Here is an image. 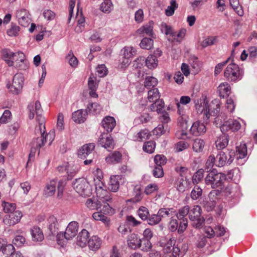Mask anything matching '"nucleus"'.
<instances>
[{"label":"nucleus","mask_w":257,"mask_h":257,"mask_svg":"<svg viewBox=\"0 0 257 257\" xmlns=\"http://www.w3.org/2000/svg\"><path fill=\"white\" fill-rule=\"evenodd\" d=\"M50 133H46L45 125L43 122H39V126H37L35 129V137L31 143V150L29 154V160L31 157L35 156L36 152L39 154L40 148L45 144L47 138L51 136Z\"/></svg>","instance_id":"1"},{"label":"nucleus","mask_w":257,"mask_h":257,"mask_svg":"<svg viewBox=\"0 0 257 257\" xmlns=\"http://www.w3.org/2000/svg\"><path fill=\"white\" fill-rule=\"evenodd\" d=\"M1 54L3 59L9 66H14L21 69L22 64L25 63V55L23 52L14 53L9 49H4L2 50Z\"/></svg>","instance_id":"2"},{"label":"nucleus","mask_w":257,"mask_h":257,"mask_svg":"<svg viewBox=\"0 0 257 257\" xmlns=\"http://www.w3.org/2000/svg\"><path fill=\"white\" fill-rule=\"evenodd\" d=\"M221 103L218 99H214L211 102V104L208 105V101L205 99H200V103L196 104L195 107L198 112L203 113L207 119L211 115H217L220 108Z\"/></svg>","instance_id":"3"},{"label":"nucleus","mask_w":257,"mask_h":257,"mask_svg":"<svg viewBox=\"0 0 257 257\" xmlns=\"http://www.w3.org/2000/svg\"><path fill=\"white\" fill-rule=\"evenodd\" d=\"M231 153V152H230V157L228 159L225 153L222 151L220 152L216 156L213 154L210 155L206 161V165L208 168H212L214 165L222 167L226 163L230 164L233 160Z\"/></svg>","instance_id":"4"},{"label":"nucleus","mask_w":257,"mask_h":257,"mask_svg":"<svg viewBox=\"0 0 257 257\" xmlns=\"http://www.w3.org/2000/svg\"><path fill=\"white\" fill-rule=\"evenodd\" d=\"M225 179L226 176L224 174L218 173L213 169L207 174L205 182L207 185L211 186V188H217L222 186Z\"/></svg>","instance_id":"5"},{"label":"nucleus","mask_w":257,"mask_h":257,"mask_svg":"<svg viewBox=\"0 0 257 257\" xmlns=\"http://www.w3.org/2000/svg\"><path fill=\"white\" fill-rule=\"evenodd\" d=\"M243 75L239 66L233 63L228 64L224 72V77L229 82H236L239 81L242 79Z\"/></svg>","instance_id":"6"},{"label":"nucleus","mask_w":257,"mask_h":257,"mask_svg":"<svg viewBox=\"0 0 257 257\" xmlns=\"http://www.w3.org/2000/svg\"><path fill=\"white\" fill-rule=\"evenodd\" d=\"M73 188L82 196H88L91 194V189L88 182L84 178L76 180L73 184Z\"/></svg>","instance_id":"7"},{"label":"nucleus","mask_w":257,"mask_h":257,"mask_svg":"<svg viewBox=\"0 0 257 257\" xmlns=\"http://www.w3.org/2000/svg\"><path fill=\"white\" fill-rule=\"evenodd\" d=\"M78 223L76 221H72L69 223L65 231L63 233L58 234L57 235L58 242L60 244V238L64 236L66 240H70L75 237L78 230Z\"/></svg>","instance_id":"8"},{"label":"nucleus","mask_w":257,"mask_h":257,"mask_svg":"<svg viewBox=\"0 0 257 257\" xmlns=\"http://www.w3.org/2000/svg\"><path fill=\"white\" fill-rule=\"evenodd\" d=\"M108 204L104 205L102 209H98L97 211L92 214V218L96 221H100L107 226L110 224V219L106 215L108 213V209H110Z\"/></svg>","instance_id":"9"},{"label":"nucleus","mask_w":257,"mask_h":257,"mask_svg":"<svg viewBox=\"0 0 257 257\" xmlns=\"http://www.w3.org/2000/svg\"><path fill=\"white\" fill-rule=\"evenodd\" d=\"M23 216L21 211L17 210L11 212L9 214L6 215L3 218V222L9 226H14L19 223Z\"/></svg>","instance_id":"10"},{"label":"nucleus","mask_w":257,"mask_h":257,"mask_svg":"<svg viewBox=\"0 0 257 257\" xmlns=\"http://www.w3.org/2000/svg\"><path fill=\"white\" fill-rule=\"evenodd\" d=\"M241 127V124L238 119H229L225 121L221 126L220 129L222 133H226L229 131L232 132L238 131Z\"/></svg>","instance_id":"11"},{"label":"nucleus","mask_w":257,"mask_h":257,"mask_svg":"<svg viewBox=\"0 0 257 257\" xmlns=\"http://www.w3.org/2000/svg\"><path fill=\"white\" fill-rule=\"evenodd\" d=\"M28 109L30 111V114L29 115L30 119L34 118L35 114H36L37 120L40 121L43 111L40 102L37 101L35 102V104L31 103L28 106Z\"/></svg>","instance_id":"12"},{"label":"nucleus","mask_w":257,"mask_h":257,"mask_svg":"<svg viewBox=\"0 0 257 257\" xmlns=\"http://www.w3.org/2000/svg\"><path fill=\"white\" fill-rule=\"evenodd\" d=\"M29 15L28 11L26 9H22L17 11L16 17L19 24L25 27L28 26L31 22Z\"/></svg>","instance_id":"13"},{"label":"nucleus","mask_w":257,"mask_h":257,"mask_svg":"<svg viewBox=\"0 0 257 257\" xmlns=\"http://www.w3.org/2000/svg\"><path fill=\"white\" fill-rule=\"evenodd\" d=\"M98 142L100 145L108 151L113 149L115 145L111 136L107 133L102 134L99 139Z\"/></svg>","instance_id":"14"},{"label":"nucleus","mask_w":257,"mask_h":257,"mask_svg":"<svg viewBox=\"0 0 257 257\" xmlns=\"http://www.w3.org/2000/svg\"><path fill=\"white\" fill-rule=\"evenodd\" d=\"M206 131L205 124L200 121L194 122L190 129V133L195 136H199L204 134Z\"/></svg>","instance_id":"15"},{"label":"nucleus","mask_w":257,"mask_h":257,"mask_svg":"<svg viewBox=\"0 0 257 257\" xmlns=\"http://www.w3.org/2000/svg\"><path fill=\"white\" fill-rule=\"evenodd\" d=\"M122 155L121 152L115 151L109 153L105 158V161L108 164L114 165L121 163Z\"/></svg>","instance_id":"16"},{"label":"nucleus","mask_w":257,"mask_h":257,"mask_svg":"<svg viewBox=\"0 0 257 257\" xmlns=\"http://www.w3.org/2000/svg\"><path fill=\"white\" fill-rule=\"evenodd\" d=\"M127 243L128 247L135 249L141 247L142 240L137 234L132 233L128 236Z\"/></svg>","instance_id":"17"},{"label":"nucleus","mask_w":257,"mask_h":257,"mask_svg":"<svg viewBox=\"0 0 257 257\" xmlns=\"http://www.w3.org/2000/svg\"><path fill=\"white\" fill-rule=\"evenodd\" d=\"M95 145L93 143L87 144L83 145L78 152V155L81 159L85 158L94 150Z\"/></svg>","instance_id":"18"},{"label":"nucleus","mask_w":257,"mask_h":257,"mask_svg":"<svg viewBox=\"0 0 257 257\" xmlns=\"http://www.w3.org/2000/svg\"><path fill=\"white\" fill-rule=\"evenodd\" d=\"M103 127L108 133L111 132L116 125V121L114 117L110 116L105 117L102 122Z\"/></svg>","instance_id":"19"},{"label":"nucleus","mask_w":257,"mask_h":257,"mask_svg":"<svg viewBox=\"0 0 257 257\" xmlns=\"http://www.w3.org/2000/svg\"><path fill=\"white\" fill-rule=\"evenodd\" d=\"M89 234L87 230L82 229L77 237V244L81 247L85 246L88 243Z\"/></svg>","instance_id":"20"},{"label":"nucleus","mask_w":257,"mask_h":257,"mask_svg":"<svg viewBox=\"0 0 257 257\" xmlns=\"http://www.w3.org/2000/svg\"><path fill=\"white\" fill-rule=\"evenodd\" d=\"M95 182L96 193L99 198H104L105 196L108 193L105 187L101 180Z\"/></svg>","instance_id":"21"},{"label":"nucleus","mask_w":257,"mask_h":257,"mask_svg":"<svg viewBox=\"0 0 257 257\" xmlns=\"http://www.w3.org/2000/svg\"><path fill=\"white\" fill-rule=\"evenodd\" d=\"M232 154H234V156L237 160L244 158L247 155V147L246 144L241 143L239 146H236L235 154L234 152H232Z\"/></svg>","instance_id":"22"},{"label":"nucleus","mask_w":257,"mask_h":257,"mask_svg":"<svg viewBox=\"0 0 257 257\" xmlns=\"http://www.w3.org/2000/svg\"><path fill=\"white\" fill-rule=\"evenodd\" d=\"M63 169H64L65 171H67V173L69 176L72 177L78 172L80 170V168L77 165H70L68 164V163H67V165L65 166H59L58 167L59 171H61Z\"/></svg>","instance_id":"23"},{"label":"nucleus","mask_w":257,"mask_h":257,"mask_svg":"<svg viewBox=\"0 0 257 257\" xmlns=\"http://www.w3.org/2000/svg\"><path fill=\"white\" fill-rule=\"evenodd\" d=\"M101 240L97 236H92L88 241L89 248L93 251L98 250L101 246Z\"/></svg>","instance_id":"24"},{"label":"nucleus","mask_w":257,"mask_h":257,"mask_svg":"<svg viewBox=\"0 0 257 257\" xmlns=\"http://www.w3.org/2000/svg\"><path fill=\"white\" fill-rule=\"evenodd\" d=\"M223 187H220L221 193L225 196L231 195L236 188V185L233 183H228L225 184L224 183L222 185Z\"/></svg>","instance_id":"25"},{"label":"nucleus","mask_w":257,"mask_h":257,"mask_svg":"<svg viewBox=\"0 0 257 257\" xmlns=\"http://www.w3.org/2000/svg\"><path fill=\"white\" fill-rule=\"evenodd\" d=\"M228 136L222 134L217 138L215 144L217 149L221 150L225 148L228 145Z\"/></svg>","instance_id":"26"},{"label":"nucleus","mask_w":257,"mask_h":257,"mask_svg":"<svg viewBox=\"0 0 257 257\" xmlns=\"http://www.w3.org/2000/svg\"><path fill=\"white\" fill-rule=\"evenodd\" d=\"M86 111L80 109L75 111L72 114V119L77 123H82L86 120Z\"/></svg>","instance_id":"27"},{"label":"nucleus","mask_w":257,"mask_h":257,"mask_svg":"<svg viewBox=\"0 0 257 257\" xmlns=\"http://www.w3.org/2000/svg\"><path fill=\"white\" fill-rule=\"evenodd\" d=\"M57 182L55 180H52L48 183L44 189V194L46 196H52L54 195L56 191Z\"/></svg>","instance_id":"28"},{"label":"nucleus","mask_w":257,"mask_h":257,"mask_svg":"<svg viewBox=\"0 0 257 257\" xmlns=\"http://www.w3.org/2000/svg\"><path fill=\"white\" fill-rule=\"evenodd\" d=\"M31 233L33 241H41L43 240V233L40 227L38 226L33 227L31 229Z\"/></svg>","instance_id":"29"},{"label":"nucleus","mask_w":257,"mask_h":257,"mask_svg":"<svg viewBox=\"0 0 257 257\" xmlns=\"http://www.w3.org/2000/svg\"><path fill=\"white\" fill-rule=\"evenodd\" d=\"M217 90L220 97L228 96L230 93L231 87L227 82L221 83L218 87Z\"/></svg>","instance_id":"30"},{"label":"nucleus","mask_w":257,"mask_h":257,"mask_svg":"<svg viewBox=\"0 0 257 257\" xmlns=\"http://www.w3.org/2000/svg\"><path fill=\"white\" fill-rule=\"evenodd\" d=\"M201 208L199 205H195L189 210V217L192 220H200Z\"/></svg>","instance_id":"31"},{"label":"nucleus","mask_w":257,"mask_h":257,"mask_svg":"<svg viewBox=\"0 0 257 257\" xmlns=\"http://www.w3.org/2000/svg\"><path fill=\"white\" fill-rule=\"evenodd\" d=\"M48 228L52 234L56 233L58 230L59 224L57 219L54 215L49 216L48 218Z\"/></svg>","instance_id":"32"},{"label":"nucleus","mask_w":257,"mask_h":257,"mask_svg":"<svg viewBox=\"0 0 257 257\" xmlns=\"http://www.w3.org/2000/svg\"><path fill=\"white\" fill-rule=\"evenodd\" d=\"M178 108V112L179 116L178 118V122L180 126L185 128H187V116L185 114L183 110H181V106L179 103H177Z\"/></svg>","instance_id":"33"},{"label":"nucleus","mask_w":257,"mask_h":257,"mask_svg":"<svg viewBox=\"0 0 257 257\" xmlns=\"http://www.w3.org/2000/svg\"><path fill=\"white\" fill-rule=\"evenodd\" d=\"M24 78L21 74H16L13 80L12 87H14L17 91L22 88Z\"/></svg>","instance_id":"34"},{"label":"nucleus","mask_w":257,"mask_h":257,"mask_svg":"<svg viewBox=\"0 0 257 257\" xmlns=\"http://www.w3.org/2000/svg\"><path fill=\"white\" fill-rule=\"evenodd\" d=\"M146 65L150 69H154L158 66V60L154 55H150L146 58Z\"/></svg>","instance_id":"35"},{"label":"nucleus","mask_w":257,"mask_h":257,"mask_svg":"<svg viewBox=\"0 0 257 257\" xmlns=\"http://www.w3.org/2000/svg\"><path fill=\"white\" fill-rule=\"evenodd\" d=\"M120 179V176L118 175H113L110 177L109 189L111 191L115 192L118 190L119 187L118 180Z\"/></svg>","instance_id":"36"},{"label":"nucleus","mask_w":257,"mask_h":257,"mask_svg":"<svg viewBox=\"0 0 257 257\" xmlns=\"http://www.w3.org/2000/svg\"><path fill=\"white\" fill-rule=\"evenodd\" d=\"M151 132L148 129L141 130L136 136V141L142 142L149 139L151 136Z\"/></svg>","instance_id":"37"},{"label":"nucleus","mask_w":257,"mask_h":257,"mask_svg":"<svg viewBox=\"0 0 257 257\" xmlns=\"http://www.w3.org/2000/svg\"><path fill=\"white\" fill-rule=\"evenodd\" d=\"M148 99L150 102H154L161 100L160 95L157 88H153L150 90L148 93Z\"/></svg>","instance_id":"38"},{"label":"nucleus","mask_w":257,"mask_h":257,"mask_svg":"<svg viewBox=\"0 0 257 257\" xmlns=\"http://www.w3.org/2000/svg\"><path fill=\"white\" fill-rule=\"evenodd\" d=\"M153 102L150 107V110L152 111H157L158 113L160 112L164 107V101L161 99Z\"/></svg>","instance_id":"39"},{"label":"nucleus","mask_w":257,"mask_h":257,"mask_svg":"<svg viewBox=\"0 0 257 257\" xmlns=\"http://www.w3.org/2000/svg\"><path fill=\"white\" fill-rule=\"evenodd\" d=\"M21 28L17 25L12 23L11 27L8 29L7 33L10 37H17L19 36Z\"/></svg>","instance_id":"40"},{"label":"nucleus","mask_w":257,"mask_h":257,"mask_svg":"<svg viewBox=\"0 0 257 257\" xmlns=\"http://www.w3.org/2000/svg\"><path fill=\"white\" fill-rule=\"evenodd\" d=\"M153 45L154 41L152 39L149 38H144L141 41L140 46L142 49L150 50L153 48Z\"/></svg>","instance_id":"41"},{"label":"nucleus","mask_w":257,"mask_h":257,"mask_svg":"<svg viewBox=\"0 0 257 257\" xmlns=\"http://www.w3.org/2000/svg\"><path fill=\"white\" fill-rule=\"evenodd\" d=\"M205 145V143L203 140L196 139L194 140L193 144V149L196 152H201Z\"/></svg>","instance_id":"42"},{"label":"nucleus","mask_w":257,"mask_h":257,"mask_svg":"<svg viewBox=\"0 0 257 257\" xmlns=\"http://www.w3.org/2000/svg\"><path fill=\"white\" fill-rule=\"evenodd\" d=\"M87 109L89 113L95 115L100 113L102 110V107L99 104L94 102L92 103L90 106H88Z\"/></svg>","instance_id":"43"},{"label":"nucleus","mask_w":257,"mask_h":257,"mask_svg":"<svg viewBox=\"0 0 257 257\" xmlns=\"http://www.w3.org/2000/svg\"><path fill=\"white\" fill-rule=\"evenodd\" d=\"M156 148V143L153 141L146 142L143 147V150L148 153H153Z\"/></svg>","instance_id":"44"},{"label":"nucleus","mask_w":257,"mask_h":257,"mask_svg":"<svg viewBox=\"0 0 257 257\" xmlns=\"http://www.w3.org/2000/svg\"><path fill=\"white\" fill-rule=\"evenodd\" d=\"M230 4L236 13L240 16L243 14V11L239 5V0H229Z\"/></svg>","instance_id":"45"},{"label":"nucleus","mask_w":257,"mask_h":257,"mask_svg":"<svg viewBox=\"0 0 257 257\" xmlns=\"http://www.w3.org/2000/svg\"><path fill=\"white\" fill-rule=\"evenodd\" d=\"M158 84L157 79L152 76L147 77L145 79L144 85L145 87L148 89H149L151 87H154Z\"/></svg>","instance_id":"46"},{"label":"nucleus","mask_w":257,"mask_h":257,"mask_svg":"<svg viewBox=\"0 0 257 257\" xmlns=\"http://www.w3.org/2000/svg\"><path fill=\"white\" fill-rule=\"evenodd\" d=\"M178 4L175 0L170 2V6H168L165 10V14L167 16H171L174 14L175 10L178 8Z\"/></svg>","instance_id":"47"},{"label":"nucleus","mask_w":257,"mask_h":257,"mask_svg":"<svg viewBox=\"0 0 257 257\" xmlns=\"http://www.w3.org/2000/svg\"><path fill=\"white\" fill-rule=\"evenodd\" d=\"M15 248L13 245L12 244H7V242L5 243L2 249L3 253L7 256H11L15 252Z\"/></svg>","instance_id":"48"},{"label":"nucleus","mask_w":257,"mask_h":257,"mask_svg":"<svg viewBox=\"0 0 257 257\" xmlns=\"http://www.w3.org/2000/svg\"><path fill=\"white\" fill-rule=\"evenodd\" d=\"M2 206L3 207L4 212L6 213H11L15 211L16 208V204L5 201L3 202Z\"/></svg>","instance_id":"49"},{"label":"nucleus","mask_w":257,"mask_h":257,"mask_svg":"<svg viewBox=\"0 0 257 257\" xmlns=\"http://www.w3.org/2000/svg\"><path fill=\"white\" fill-rule=\"evenodd\" d=\"M137 33L139 35L146 33L149 36H152L153 34V27L148 25L143 26L137 30Z\"/></svg>","instance_id":"50"},{"label":"nucleus","mask_w":257,"mask_h":257,"mask_svg":"<svg viewBox=\"0 0 257 257\" xmlns=\"http://www.w3.org/2000/svg\"><path fill=\"white\" fill-rule=\"evenodd\" d=\"M202 195V189L197 186H196L194 187L193 190H192L191 192V198L193 200H197Z\"/></svg>","instance_id":"51"},{"label":"nucleus","mask_w":257,"mask_h":257,"mask_svg":"<svg viewBox=\"0 0 257 257\" xmlns=\"http://www.w3.org/2000/svg\"><path fill=\"white\" fill-rule=\"evenodd\" d=\"M204 171L203 169L198 170L193 176L192 181L194 184H198L204 177Z\"/></svg>","instance_id":"52"},{"label":"nucleus","mask_w":257,"mask_h":257,"mask_svg":"<svg viewBox=\"0 0 257 257\" xmlns=\"http://www.w3.org/2000/svg\"><path fill=\"white\" fill-rule=\"evenodd\" d=\"M159 189V186L158 184L156 183L150 184L147 185L145 190V193L147 194H151L156 193Z\"/></svg>","instance_id":"53"},{"label":"nucleus","mask_w":257,"mask_h":257,"mask_svg":"<svg viewBox=\"0 0 257 257\" xmlns=\"http://www.w3.org/2000/svg\"><path fill=\"white\" fill-rule=\"evenodd\" d=\"M112 8V4L110 1L105 0L100 6V10L104 13H109Z\"/></svg>","instance_id":"54"},{"label":"nucleus","mask_w":257,"mask_h":257,"mask_svg":"<svg viewBox=\"0 0 257 257\" xmlns=\"http://www.w3.org/2000/svg\"><path fill=\"white\" fill-rule=\"evenodd\" d=\"M154 162L156 166H162L167 162L166 157L163 155H157L154 157Z\"/></svg>","instance_id":"55"},{"label":"nucleus","mask_w":257,"mask_h":257,"mask_svg":"<svg viewBox=\"0 0 257 257\" xmlns=\"http://www.w3.org/2000/svg\"><path fill=\"white\" fill-rule=\"evenodd\" d=\"M217 40L216 37H209L201 42V45L202 48L206 47L208 46L214 44Z\"/></svg>","instance_id":"56"},{"label":"nucleus","mask_w":257,"mask_h":257,"mask_svg":"<svg viewBox=\"0 0 257 257\" xmlns=\"http://www.w3.org/2000/svg\"><path fill=\"white\" fill-rule=\"evenodd\" d=\"M138 213L139 217L144 220L148 219L149 215L148 209L144 206H142L138 210Z\"/></svg>","instance_id":"57"},{"label":"nucleus","mask_w":257,"mask_h":257,"mask_svg":"<svg viewBox=\"0 0 257 257\" xmlns=\"http://www.w3.org/2000/svg\"><path fill=\"white\" fill-rule=\"evenodd\" d=\"M173 209L161 208L159 210L158 214L161 218L162 217L172 216L173 215Z\"/></svg>","instance_id":"58"},{"label":"nucleus","mask_w":257,"mask_h":257,"mask_svg":"<svg viewBox=\"0 0 257 257\" xmlns=\"http://www.w3.org/2000/svg\"><path fill=\"white\" fill-rule=\"evenodd\" d=\"M12 118V114L9 110H5L0 118V122L5 123L9 122Z\"/></svg>","instance_id":"59"},{"label":"nucleus","mask_w":257,"mask_h":257,"mask_svg":"<svg viewBox=\"0 0 257 257\" xmlns=\"http://www.w3.org/2000/svg\"><path fill=\"white\" fill-rule=\"evenodd\" d=\"M136 53L135 49L132 47L124 48L123 55L124 58L131 59Z\"/></svg>","instance_id":"60"},{"label":"nucleus","mask_w":257,"mask_h":257,"mask_svg":"<svg viewBox=\"0 0 257 257\" xmlns=\"http://www.w3.org/2000/svg\"><path fill=\"white\" fill-rule=\"evenodd\" d=\"M70 66L73 67H75L77 66L78 60L76 57H75L72 52H70L69 54L66 57Z\"/></svg>","instance_id":"61"},{"label":"nucleus","mask_w":257,"mask_h":257,"mask_svg":"<svg viewBox=\"0 0 257 257\" xmlns=\"http://www.w3.org/2000/svg\"><path fill=\"white\" fill-rule=\"evenodd\" d=\"M175 171L181 176H183L187 174L188 171V169L185 166L178 164L175 167Z\"/></svg>","instance_id":"62"},{"label":"nucleus","mask_w":257,"mask_h":257,"mask_svg":"<svg viewBox=\"0 0 257 257\" xmlns=\"http://www.w3.org/2000/svg\"><path fill=\"white\" fill-rule=\"evenodd\" d=\"M25 242V237L22 235H16L13 241V243L18 246H22Z\"/></svg>","instance_id":"63"},{"label":"nucleus","mask_w":257,"mask_h":257,"mask_svg":"<svg viewBox=\"0 0 257 257\" xmlns=\"http://www.w3.org/2000/svg\"><path fill=\"white\" fill-rule=\"evenodd\" d=\"M190 208L189 206H185L179 210L178 213L177 214V217L179 219H182L184 216L189 215Z\"/></svg>","instance_id":"64"}]
</instances>
